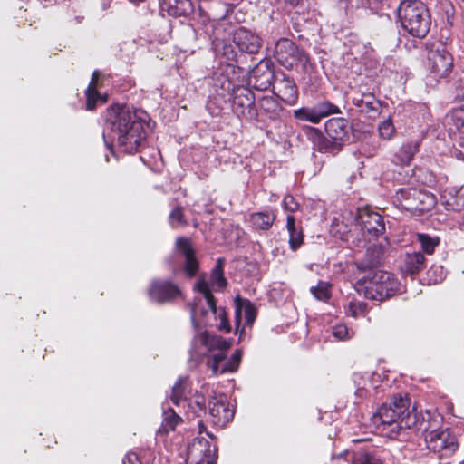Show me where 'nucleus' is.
<instances>
[{"label": "nucleus", "mask_w": 464, "mask_h": 464, "mask_svg": "<svg viewBox=\"0 0 464 464\" xmlns=\"http://www.w3.org/2000/svg\"><path fill=\"white\" fill-rule=\"evenodd\" d=\"M141 114L128 105L116 104L107 110L103 139L111 151L113 140H117L118 146L126 153L138 151L147 136V122Z\"/></svg>", "instance_id": "nucleus-1"}, {"label": "nucleus", "mask_w": 464, "mask_h": 464, "mask_svg": "<svg viewBox=\"0 0 464 464\" xmlns=\"http://www.w3.org/2000/svg\"><path fill=\"white\" fill-rule=\"evenodd\" d=\"M231 343L221 336L209 334L206 331L196 334L192 340L189 350V364L198 366L205 357L207 365L214 375L234 372L241 362L242 351L237 349L232 356L226 360V353Z\"/></svg>", "instance_id": "nucleus-2"}, {"label": "nucleus", "mask_w": 464, "mask_h": 464, "mask_svg": "<svg viewBox=\"0 0 464 464\" xmlns=\"http://www.w3.org/2000/svg\"><path fill=\"white\" fill-rule=\"evenodd\" d=\"M410 406L407 394H397L390 401L382 403L373 418L375 422L380 421L383 430H388L391 434H398L416 424V415L410 410Z\"/></svg>", "instance_id": "nucleus-3"}, {"label": "nucleus", "mask_w": 464, "mask_h": 464, "mask_svg": "<svg viewBox=\"0 0 464 464\" xmlns=\"http://www.w3.org/2000/svg\"><path fill=\"white\" fill-rule=\"evenodd\" d=\"M355 290L367 299L383 301L401 291V283L392 273L377 270L359 279Z\"/></svg>", "instance_id": "nucleus-4"}, {"label": "nucleus", "mask_w": 464, "mask_h": 464, "mask_svg": "<svg viewBox=\"0 0 464 464\" xmlns=\"http://www.w3.org/2000/svg\"><path fill=\"white\" fill-rule=\"evenodd\" d=\"M398 17L402 28L414 37L423 38L430 29V15L421 1H402L398 7Z\"/></svg>", "instance_id": "nucleus-5"}, {"label": "nucleus", "mask_w": 464, "mask_h": 464, "mask_svg": "<svg viewBox=\"0 0 464 464\" xmlns=\"http://www.w3.org/2000/svg\"><path fill=\"white\" fill-rule=\"evenodd\" d=\"M195 288L203 295L204 299L197 300L191 307L190 314L194 328L199 330L202 327L212 326L217 321L218 307L213 296L208 283L200 279Z\"/></svg>", "instance_id": "nucleus-6"}, {"label": "nucleus", "mask_w": 464, "mask_h": 464, "mask_svg": "<svg viewBox=\"0 0 464 464\" xmlns=\"http://www.w3.org/2000/svg\"><path fill=\"white\" fill-rule=\"evenodd\" d=\"M395 201L401 208L417 215L430 211L437 203L436 197L432 193L417 188L398 189Z\"/></svg>", "instance_id": "nucleus-7"}, {"label": "nucleus", "mask_w": 464, "mask_h": 464, "mask_svg": "<svg viewBox=\"0 0 464 464\" xmlns=\"http://www.w3.org/2000/svg\"><path fill=\"white\" fill-rule=\"evenodd\" d=\"M453 67V57L442 43L431 44L428 51V68L434 78L447 77Z\"/></svg>", "instance_id": "nucleus-8"}, {"label": "nucleus", "mask_w": 464, "mask_h": 464, "mask_svg": "<svg viewBox=\"0 0 464 464\" xmlns=\"http://www.w3.org/2000/svg\"><path fill=\"white\" fill-rule=\"evenodd\" d=\"M425 440L430 450L445 456L458 448L457 440L449 429L433 430L426 435Z\"/></svg>", "instance_id": "nucleus-9"}, {"label": "nucleus", "mask_w": 464, "mask_h": 464, "mask_svg": "<svg viewBox=\"0 0 464 464\" xmlns=\"http://www.w3.org/2000/svg\"><path fill=\"white\" fill-rule=\"evenodd\" d=\"M274 55L277 62L287 69L292 68L298 62L306 60L304 53L287 38H280L276 42Z\"/></svg>", "instance_id": "nucleus-10"}, {"label": "nucleus", "mask_w": 464, "mask_h": 464, "mask_svg": "<svg viewBox=\"0 0 464 464\" xmlns=\"http://www.w3.org/2000/svg\"><path fill=\"white\" fill-rule=\"evenodd\" d=\"M276 74L272 63L262 60L250 72L248 83L256 90L266 91L274 83Z\"/></svg>", "instance_id": "nucleus-11"}, {"label": "nucleus", "mask_w": 464, "mask_h": 464, "mask_svg": "<svg viewBox=\"0 0 464 464\" xmlns=\"http://www.w3.org/2000/svg\"><path fill=\"white\" fill-rule=\"evenodd\" d=\"M234 302L236 333L239 332L242 335L246 326H252L256 317V310L248 299L242 298L239 295L235 297Z\"/></svg>", "instance_id": "nucleus-12"}, {"label": "nucleus", "mask_w": 464, "mask_h": 464, "mask_svg": "<svg viewBox=\"0 0 464 464\" xmlns=\"http://www.w3.org/2000/svg\"><path fill=\"white\" fill-rule=\"evenodd\" d=\"M356 226L360 227L364 235L371 237L382 235L385 230L382 217L368 209L359 210L355 218Z\"/></svg>", "instance_id": "nucleus-13"}, {"label": "nucleus", "mask_w": 464, "mask_h": 464, "mask_svg": "<svg viewBox=\"0 0 464 464\" xmlns=\"http://www.w3.org/2000/svg\"><path fill=\"white\" fill-rule=\"evenodd\" d=\"M273 92L280 100L293 105L298 98V89L294 80L283 72H276L273 83Z\"/></svg>", "instance_id": "nucleus-14"}, {"label": "nucleus", "mask_w": 464, "mask_h": 464, "mask_svg": "<svg viewBox=\"0 0 464 464\" xmlns=\"http://www.w3.org/2000/svg\"><path fill=\"white\" fill-rule=\"evenodd\" d=\"M208 411L213 424L224 426L230 421L234 412L229 409L227 397L223 394L212 397L208 401Z\"/></svg>", "instance_id": "nucleus-15"}, {"label": "nucleus", "mask_w": 464, "mask_h": 464, "mask_svg": "<svg viewBox=\"0 0 464 464\" xmlns=\"http://www.w3.org/2000/svg\"><path fill=\"white\" fill-rule=\"evenodd\" d=\"M181 295L178 285L169 281H154L149 289L150 298L156 303H167Z\"/></svg>", "instance_id": "nucleus-16"}, {"label": "nucleus", "mask_w": 464, "mask_h": 464, "mask_svg": "<svg viewBox=\"0 0 464 464\" xmlns=\"http://www.w3.org/2000/svg\"><path fill=\"white\" fill-rule=\"evenodd\" d=\"M233 42L241 52L250 54L257 53L262 45L261 38L244 27L234 33Z\"/></svg>", "instance_id": "nucleus-17"}, {"label": "nucleus", "mask_w": 464, "mask_h": 464, "mask_svg": "<svg viewBox=\"0 0 464 464\" xmlns=\"http://www.w3.org/2000/svg\"><path fill=\"white\" fill-rule=\"evenodd\" d=\"M232 106L238 116L252 117L255 106V96L252 91L247 88L238 89L234 96Z\"/></svg>", "instance_id": "nucleus-18"}, {"label": "nucleus", "mask_w": 464, "mask_h": 464, "mask_svg": "<svg viewBox=\"0 0 464 464\" xmlns=\"http://www.w3.org/2000/svg\"><path fill=\"white\" fill-rule=\"evenodd\" d=\"M176 248L185 258L184 272L188 276L193 277L198 270V262L195 256L190 240L186 237H178Z\"/></svg>", "instance_id": "nucleus-19"}, {"label": "nucleus", "mask_w": 464, "mask_h": 464, "mask_svg": "<svg viewBox=\"0 0 464 464\" xmlns=\"http://www.w3.org/2000/svg\"><path fill=\"white\" fill-rule=\"evenodd\" d=\"M384 248L382 245H372L367 247L364 256L355 261L358 270L367 271L378 266L383 260Z\"/></svg>", "instance_id": "nucleus-20"}, {"label": "nucleus", "mask_w": 464, "mask_h": 464, "mask_svg": "<svg viewBox=\"0 0 464 464\" xmlns=\"http://www.w3.org/2000/svg\"><path fill=\"white\" fill-rule=\"evenodd\" d=\"M309 136L314 147L322 153L336 154L342 150L343 146L340 143L331 140L327 135L323 136L322 132L314 127H309Z\"/></svg>", "instance_id": "nucleus-21"}, {"label": "nucleus", "mask_w": 464, "mask_h": 464, "mask_svg": "<svg viewBox=\"0 0 464 464\" xmlns=\"http://www.w3.org/2000/svg\"><path fill=\"white\" fill-rule=\"evenodd\" d=\"M349 125L344 118H332L325 122V133L342 146L348 138Z\"/></svg>", "instance_id": "nucleus-22"}, {"label": "nucleus", "mask_w": 464, "mask_h": 464, "mask_svg": "<svg viewBox=\"0 0 464 464\" xmlns=\"http://www.w3.org/2000/svg\"><path fill=\"white\" fill-rule=\"evenodd\" d=\"M353 103L361 111L366 113H372V116L378 115L381 111V102L372 93L356 92L352 98Z\"/></svg>", "instance_id": "nucleus-23"}, {"label": "nucleus", "mask_w": 464, "mask_h": 464, "mask_svg": "<svg viewBox=\"0 0 464 464\" xmlns=\"http://www.w3.org/2000/svg\"><path fill=\"white\" fill-rule=\"evenodd\" d=\"M426 267V258L421 252L407 253L403 260L401 271L413 276Z\"/></svg>", "instance_id": "nucleus-24"}, {"label": "nucleus", "mask_w": 464, "mask_h": 464, "mask_svg": "<svg viewBox=\"0 0 464 464\" xmlns=\"http://www.w3.org/2000/svg\"><path fill=\"white\" fill-rule=\"evenodd\" d=\"M208 444L207 441L197 439L194 440L191 445L188 447L187 462L190 464H210V457L202 453L205 452L203 448Z\"/></svg>", "instance_id": "nucleus-25"}, {"label": "nucleus", "mask_w": 464, "mask_h": 464, "mask_svg": "<svg viewBox=\"0 0 464 464\" xmlns=\"http://www.w3.org/2000/svg\"><path fill=\"white\" fill-rule=\"evenodd\" d=\"M163 5L168 14L172 16H186L193 10L189 0H164Z\"/></svg>", "instance_id": "nucleus-26"}, {"label": "nucleus", "mask_w": 464, "mask_h": 464, "mask_svg": "<svg viewBox=\"0 0 464 464\" xmlns=\"http://www.w3.org/2000/svg\"><path fill=\"white\" fill-rule=\"evenodd\" d=\"M286 228L289 233V246L293 251H295L304 243V234L300 227H296L295 218L293 215L286 218Z\"/></svg>", "instance_id": "nucleus-27"}, {"label": "nucleus", "mask_w": 464, "mask_h": 464, "mask_svg": "<svg viewBox=\"0 0 464 464\" xmlns=\"http://www.w3.org/2000/svg\"><path fill=\"white\" fill-rule=\"evenodd\" d=\"M418 151V145L415 143L403 144L393 156V161L400 165H409L415 153Z\"/></svg>", "instance_id": "nucleus-28"}, {"label": "nucleus", "mask_w": 464, "mask_h": 464, "mask_svg": "<svg viewBox=\"0 0 464 464\" xmlns=\"http://www.w3.org/2000/svg\"><path fill=\"white\" fill-rule=\"evenodd\" d=\"M98 78H99V72L94 71L92 72L90 84L86 90V98H87L86 107H87V110H90V111L95 109L98 101H102V102H105V100H103L102 98V96L98 93V92L96 90V84H97Z\"/></svg>", "instance_id": "nucleus-29"}, {"label": "nucleus", "mask_w": 464, "mask_h": 464, "mask_svg": "<svg viewBox=\"0 0 464 464\" xmlns=\"http://www.w3.org/2000/svg\"><path fill=\"white\" fill-rule=\"evenodd\" d=\"M276 217L274 212H256L250 216V222L256 229L267 230L272 227Z\"/></svg>", "instance_id": "nucleus-30"}, {"label": "nucleus", "mask_w": 464, "mask_h": 464, "mask_svg": "<svg viewBox=\"0 0 464 464\" xmlns=\"http://www.w3.org/2000/svg\"><path fill=\"white\" fill-rule=\"evenodd\" d=\"M213 48L217 56H221L227 61H235L237 53L231 44L224 40H214Z\"/></svg>", "instance_id": "nucleus-31"}, {"label": "nucleus", "mask_w": 464, "mask_h": 464, "mask_svg": "<svg viewBox=\"0 0 464 464\" xmlns=\"http://www.w3.org/2000/svg\"><path fill=\"white\" fill-rule=\"evenodd\" d=\"M318 121L331 114L341 113L340 108L329 101H322L314 105Z\"/></svg>", "instance_id": "nucleus-32"}, {"label": "nucleus", "mask_w": 464, "mask_h": 464, "mask_svg": "<svg viewBox=\"0 0 464 464\" xmlns=\"http://www.w3.org/2000/svg\"><path fill=\"white\" fill-rule=\"evenodd\" d=\"M344 307L346 314L353 318L365 315L368 311V304L355 298H352Z\"/></svg>", "instance_id": "nucleus-33"}, {"label": "nucleus", "mask_w": 464, "mask_h": 464, "mask_svg": "<svg viewBox=\"0 0 464 464\" xmlns=\"http://www.w3.org/2000/svg\"><path fill=\"white\" fill-rule=\"evenodd\" d=\"M188 379L185 377H180L172 387V392L170 395L171 401L179 406L180 403H183V406L186 404V398L184 397L186 382Z\"/></svg>", "instance_id": "nucleus-34"}, {"label": "nucleus", "mask_w": 464, "mask_h": 464, "mask_svg": "<svg viewBox=\"0 0 464 464\" xmlns=\"http://www.w3.org/2000/svg\"><path fill=\"white\" fill-rule=\"evenodd\" d=\"M223 269L224 261L222 258H219L211 272V283L219 289L224 288L227 285V280L224 276Z\"/></svg>", "instance_id": "nucleus-35"}, {"label": "nucleus", "mask_w": 464, "mask_h": 464, "mask_svg": "<svg viewBox=\"0 0 464 464\" xmlns=\"http://www.w3.org/2000/svg\"><path fill=\"white\" fill-rule=\"evenodd\" d=\"M180 417L174 411V410L168 408L163 410V421L161 428L165 431L173 430L179 423Z\"/></svg>", "instance_id": "nucleus-36"}, {"label": "nucleus", "mask_w": 464, "mask_h": 464, "mask_svg": "<svg viewBox=\"0 0 464 464\" xmlns=\"http://www.w3.org/2000/svg\"><path fill=\"white\" fill-rule=\"evenodd\" d=\"M452 121L459 145L464 147V113L462 111H455L452 115Z\"/></svg>", "instance_id": "nucleus-37"}, {"label": "nucleus", "mask_w": 464, "mask_h": 464, "mask_svg": "<svg viewBox=\"0 0 464 464\" xmlns=\"http://www.w3.org/2000/svg\"><path fill=\"white\" fill-rule=\"evenodd\" d=\"M352 464H382V460L375 454L359 451L353 454Z\"/></svg>", "instance_id": "nucleus-38"}, {"label": "nucleus", "mask_w": 464, "mask_h": 464, "mask_svg": "<svg viewBox=\"0 0 464 464\" xmlns=\"http://www.w3.org/2000/svg\"><path fill=\"white\" fill-rule=\"evenodd\" d=\"M331 285L328 282L319 281L316 286H312L310 291L320 301H327L331 297Z\"/></svg>", "instance_id": "nucleus-39"}, {"label": "nucleus", "mask_w": 464, "mask_h": 464, "mask_svg": "<svg viewBox=\"0 0 464 464\" xmlns=\"http://www.w3.org/2000/svg\"><path fill=\"white\" fill-rule=\"evenodd\" d=\"M259 106L262 111L270 114L271 116L276 115L280 110L279 102L272 96H264L259 101Z\"/></svg>", "instance_id": "nucleus-40"}, {"label": "nucleus", "mask_w": 464, "mask_h": 464, "mask_svg": "<svg viewBox=\"0 0 464 464\" xmlns=\"http://www.w3.org/2000/svg\"><path fill=\"white\" fill-rule=\"evenodd\" d=\"M417 237L422 250L428 255H431L434 252L435 247L440 243L439 238L431 237L427 234L420 233L417 235Z\"/></svg>", "instance_id": "nucleus-41"}, {"label": "nucleus", "mask_w": 464, "mask_h": 464, "mask_svg": "<svg viewBox=\"0 0 464 464\" xmlns=\"http://www.w3.org/2000/svg\"><path fill=\"white\" fill-rule=\"evenodd\" d=\"M294 117L300 121H306L312 123H318L314 107H303L294 111Z\"/></svg>", "instance_id": "nucleus-42"}, {"label": "nucleus", "mask_w": 464, "mask_h": 464, "mask_svg": "<svg viewBox=\"0 0 464 464\" xmlns=\"http://www.w3.org/2000/svg\"><path fill=\"white\" fill-rule=\"evenodd\" d=\"M395 132V128L393 126L392 121L391 118L384 120L379 125V134L384 140H390L393 136Z\"/></svg>", "instance_id": "nucleus-43"}, {"label": "nucleus", "mask_w": 464, "mask_h": 464, "mask_svg": "<svg viewBox=\"0 0 464 464\" xmlns=\"http://www.w3.org/2000/svg\"><path fill=\"white\" fill-rule=\"evenodd\" d=\"M217 320H219V324H217V327L225 333H229L231 330L230 324L228 323L227 313L224 308L218 307L217 312Z\"/></svg>", "instance_id": "nucleus-44"}, {"label": "nucleus", "mask_w": 464, "mask_h": 464, "mask_svg": "<svg viewBox=\"0 0 464 464\" xmlns=\"http://www.w3.org/2000/svg\"><path fill=\"white\" fill-rule=\"evenodd\" d=\"M169 222L172 227L184 224L183 213L181 208H175L169 214Z\"/></svg>", "instance_id": "nucleus-45"}, {"label": "nucleus", "mask_w": 464, "mask_h": 464, "mask_svg": "<svg viewBox=\"0 0 464 464\" xmlns=\"http://www.w3.org/2000/svg\"><path fill=\"white\" fill-rule=\"evenodd\" d=\"M283 208L289 212H295L298 209L299 204L291 195H286L283 199Z\"/></svg>", "instance_id": "nucleus-46"}, {"label": "nucleus", "mask_w": 464, "mask_h": 464, "mask_svg": "<svg viewBox=\"0 0 464 464\" xmlns=\"http://www.w3.org/2000/svg\"><path fill=\"white\" fill-rule=\"evenodd\" d=\"M369 378V373L365 372L364 374L360 372H355L353 376L354 384L358 387L357 392L361 389H365L367 380Z\"/></svg>", "instance_id": "nucleus-47"}, {"label": "nucleus", "mask_w": 464, "mask_h": 464, "mask_svg": "<svg viewBox=\"0 0 464 464\" xmlns=\"http://www.w3.org/2000/svg\"><path fill=\"white\" fill-rule=\"evenodd\" d=\"M333 335L338 340H344L348 337V328L344 324H338L333 328Z\"/></svg>", "instance_id": "nucleus-48"}, {"label": "nucleus", "mask_w": 464, "mask_h": 464, "mask_svg": "<svg viewBox=\"0 0 464 464\" xmlns=\"http://www.w3.org/2000/svg\"><path fill=\"white\" fill-rule=\"evenodd\" d=\"M204 398L202 397H197L194 403H195V406L197 409L194 410L195 413L198 411H203V405H204Z\"/></svg>", "instance_id": "nucleus-49"}, {"label": "nucleus", "mask_w": 464, "mask_h": 464, "mask_svg": "<svg viewBox=\"0 0 464 464\" xmlns=\"http://www.w3.org/2000/svg\"><path fill=\"white\" fill-rule=\"evenodd\" d=\"M285 2L292 7H296L302 5L304 0H285Z\"/></svg>", "instance_id": "nucleus-50"}, {"label": "nucleus", "mask_w": 464, "mask_h": 464, "mask_svg": "<svg viewBox=\"0 0 464 464\" xmlns=\"http://www.w3.org/2000/svg\"><path fill=\"white\" fill-rule=\"evenodd\" d=\"M435 182V176L433 174H429V178L426 179V183H428L429 186H433Z\"/></svg>", "instance_id": "nucleus-51"}, {"label": "nucleus", "mask_w": 464, "mask_h": 464, "mask_svg": "<svg viewBox=\"0 0 464 464\" xmlns=\"http://www.w3.org/2000/svg\"><path fill=\"white\" fill-rule=\"evenodd\" d=\"M368 5L380 3L382 0H365Z\"/></svg>", "instance_id": "nucleus-52"}, {"label": "nucleus", "mask_w": 464, "mask_h": 464, "mask_svg": "<svg viewBox=\"0 0 464 464\" xmlns=\"http://www.w3.org/2000/svg\"><path fill=\"white\" fill-rule=\"evenodd\" d=\"M125 459H129V461H131L132 459H137V457H136V455L132 454V455H127Z\"/></svg>", "instance_id": "nucleus-53"}, {"label": "nucleus", "mask_w": 464, "mask_h": 464, "mask_svg": "<svg viewBox=\"0 0 464 464\" xmlns=\"http://www.w3.org/2000/svg\"><path fill=\"white\" fill-rule=\"evenodd\" d=\"M129 1L133 3V4H139L140 2H143L144 0H129Z\"/></svg>", "instance_id": "nucleus-54"}, {"label": "nucleus", "mask_w": 464, "mask_h": 464, "mask_svg": "<svg viewBox=\"0 0 464 464\" xmlns=\"http://www.w3.org/2000/svg\"><path fill=\"white\" fill-rule=\"evenodd\" d=\"M435 272H437V270H440V273H442V267L439 266V267H434L433 268Z\"/></svg>", "instance_id": "nucleus-55"}, {"label": "nucleus", "mask_w": 464, "mask_h": 464, "mask_svg": "<svg viewBox=\"0 0 464 464\" xmlns=\"http://www.w3.org/2000/svg\"><path fill=\"white\" fill-rule=\"evenodd\" d=\"M460 97H461V99H463V100H464V90L462 91V92H461V94H460Z\"/></svg>", "instance_id": "nucleus-56"}, {"label": "nucleus", "mask_w": 464, "mask_h": 464, "mask_svg": "<svg viewBox=\"0 0 464 464\" xmlns=\"http://www.w3.org/2000/svg\"><path fill=\"white\" fill-rule=\"evenodd\" d=\"M461 154H462L461 152H456V157L459 158V156H460Z\"/></svg>", "instance_id": "nucleus-57"}, {"label": "nucleus", "mask_w": 464, "mask_h": 464, "mask_svg": "<svg viewBox=\"0 0 464 464\" xmlns=\"http://www.w3.org/2000/svg\"><path fill=\"white\" fill-rule=\"evenodd\" d=\"M177 271H178V270H177V268H176V267H174V269H173L174 274H176V273H177Z\"/></svg>", "instance_id": "nucleus-58"}, {"label": "nucleus", "mask_w": 464, "mask_h": 464, "mask_svg": "<svg viewBox=\"0 0 464 464\" xmlns=\"http://www.w3.org/2000/svg\"><path fill=\"white\" fill-rule=\"evenodd\" d=\"M198 426H199V428H200V429H201V427L203 426V425H202V423H201L200 421L198 422Z\"/></svg>", "instance_id": "nucleus-59"}, {"label": "nucleus", "mask_w": 464, "mask_h": 464, "mask_svg": "<svg viewBox=\"0 0 464 464\" xmlns=\"http://www.w3.org/2000/svg\"><path fill=\"white\" fill-rule=\"evenodd\" d=\"M463 464H464V460H463Z\"/></svg>", "instance_id": "nucleus-60"}]
</instances>
